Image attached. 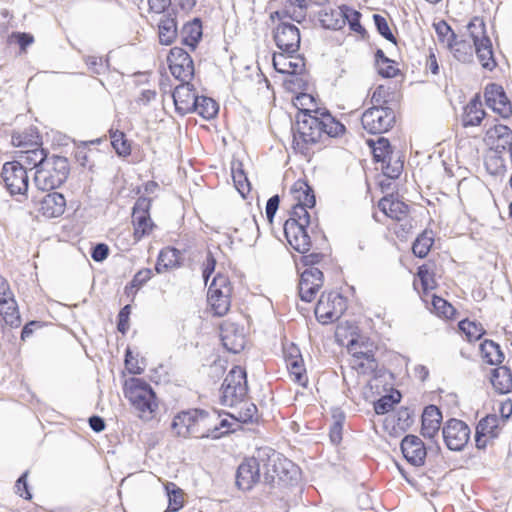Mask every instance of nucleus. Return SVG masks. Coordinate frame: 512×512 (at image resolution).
I'll return each instance as SVG.
<instances>
[{"instance_id": "obj_60", "label": "nucleus", "mask_w": 512, "mask_h": 512, "mask_svg": "<svg viewBox=\"0 0 512 512\" xmlns=\"http://www.w3.org/2000/svg\"><path fill=\"white\" fill-rule=\"evenodd\" d=\"M83 59L89 70L94 74H103L107 69V64L104 63L102 57L89 55Z\"/></svg>"}, {"instance_id": "obj_20", "label": "nucleus", "mask_w": 512, "mask_h": 512, "mask_svg": "<svg viewBox=\"0 0 512 512\" xmlns=\"http://www.w3.org/2000/svg\"><path fill=\"white\" fill-rule=\"evenodd\" d=\"M220 336L225 349L232 353L241 352L246 344L244 328L234 322L225 321L220 326Z\"/></svg>"}, {"instance_id": "obj_19", "label": "nucleus", "mask_w": 512, "mask_h": 512, "mask_svg": "<svg viewBox=\"0 0 512 512\" xmlns=\"http://www.w3.org/2000/svg\"><path fill=\"white\" fill-rule=\"evenodd\" d=\"M323 285V273L317 267L306 268L300 277L299 295L301 300L311 302Z\"/></svg>"}, {"instance_id": "obj_58", "label": "nucleus", "mask_w": 512, "mask_h": 512, "mask_svg": "<svg viewBox=\"0 0 512 512\" xmlns=\"http://www.w3.org/2000/svg\"><path fill=\"white\" fill-rule=\"evenodd\" d=\"M306 206L297 205L293 206L291 216L286 221H293L296 224H301V226H309L310 224V215L307 211Z\"/></svg>"}, {"instance_id": "obj_23", "label": "nucleus", "mask_w": 512, "mask_h": 512, "mask_svg": "<svg viewBox=\"0 0 512 512\" xmlns=\"http://www.w3.org/2000/svg\"><path fill=\"white\" fill-rule=\"evenodd\" d=\"M172 97L176 111L180 115H186L192 113L198 96L194 92L193 85L185 81L174 89Z\"/></svg>"}, {"instance_id": "obj_37", "label": "nucleus", "mask_w": 512, "mask_h": 512, "mask_svg": "<svg viewBox=\"0 0 512 512\" xmlns=\"http://www.w3.org/2000/svg\"><path fill=\"white\" fill-rule=\"evenodd\" d=\"M322 136L338 137L345 132V126L337 121L329 112L320 109L319 113Z\"/></svg>"}, {"instance_id": "obj_13", "label": "nucleus", "mask_w": 512, "mask_h": 512, "mask_svg": "<svg viewBox=\"0 0 512 512\" xmlns=\"http://www.w3.org/2000/svg\"><path fill=\"white\" fill-rule=\"evenodd\" d=\"M150 207L151 199L146 197H139L134 204L132 222L134 226V238L136 241H139L144 236L149 235L155 227V224L150 217Z\"/></svg>"}, {"instance_id": "obj_4", "label": "nucleus", "mask_w": 512, "mask_h": 512, "mask_svg": "<svg viewBox=\"0 0 512 512\" xmlns=\"http://www.w3.org/2000/svg\"><path fill=\"white\" fill-rule=\"evenodd\" d=\"M69 174L67 158L53 155L42 163V168L35 172L34 183L39 190L48 191L63 184Z\"/></svg>"}, {"instance_id": "obj_31", "label": "nucleus", "mask_w": 512, "mask_h": 512, "mask_svg": "<svg viewBox=\"0 0 512 512\" xmlns=\"http://www.w3.org/2000/svg\"><path fill=\"white\" fill-rule=\"evenodd\" d=\"M378 207L386 216L398 221L403 220L408 214V206L405 203L388 197L382 198Z\"/></svg>"}, {"instance_id": "obj_40", "label": "nucleus", "mask_w": 512, "mask_h": 512, "mask_svg": "<svg viewBox=\"0 0 512 512\" xmlns=\"http://www.w3.org/2000/svg\"><path fill=\"white\" fill-rule=\"evenodd\" d=\"M309 0H286L284 8L290 20L301 23L306 19Z\"/></svg>"}, {"instance_id": "obj_36", "label": "nucleus", "mask_w": 512, "mask_h": 512, "mask_svg": "<svg viewBox=\"0 0 512 512\" xmlns=\"http://www.w3.org/2000/svg\"><path fill=\"white\" fill-rule=\"evenodd\" d=\"M0 315L4 322L12 328H17L21 325V317L15 298L0 301Z\"/></svg>"}, {"instance_id": "obj_57", "label": "nucleus", "mask_w": 512, "mask_h": 512, "mask_svg": "<svg viewBox=\"0 0 512 512\" xmlns=\"http://www.w3.org/2000/svg\"><path fill=\"white\" fill-rule=\"evenodd\" d=\"M436 33L439 37L440 42L448 47L457 37L451 27L445 22L441 21L435 25Z\"/></svg>"}, {"instance_id": "obj_24", "label": "nucleus", "mask_w": 512, "mask_h": 512, "mask_svg": "<svg viewBox=\"0 0 512 512\" xmlns=\"http://www.w3.org/2000/svg\"><path fill=\"white\" fill-rule=\"evenodd\" d=\"M401 451L405 459L414 466L424 464L426 448L423 441L416 435H406L401 441Z\"/></svg>"}, {"instance_id": "obj_47", "label": "nucleus", "mask_w": 512, "mask_h": 512, "mask_svg": "<svg viewBox=\"0 0 512 512\" xmlns=\"http://www.w3.org/2000/svg\"><path fill=\"white\" fill-rule=\"evenodd\" d=\"M433 243L434 238L432 231L425 230L414 241L412 245V251L415 256L419 258H424L429 253Z\"/></svg>"}, {"instance_id": "obj_45", "label": "nucleus", "mask_w": 512, "mask_h": 512, "mask_svg": "<svg viewBox=\"0 0 512 512\" xmlns=\"http://www.w3.org/2000/svg\"><path fill=\"white\" fill-rule=\"evenodd\" d=\"M321 25L326 29L338 30L343 27L342 7L339 10L322 11L319 15Z\"/></svg>"}, {"instance_id": "obj_6", "label": "nucleus", "mask_w": 512, "mask_h": 512, "mask_svg": "<svg viewBox=\"0 0 512 512\" xmlns=\"http://www.w3.org/2000/svg\"><path fill=\"white\" fill-rule=\"evenodd\" d=\"M351 355L350 365L360 374H372L378 367L375 359L376 346L368 339L352 338L347 344Z\"/></svg>"}, {"instance_id": "obj_38", "label": "nucleus", "mask_w": 512, "mask_h": 512, "mask_svg": "<svg viewBox=\"0 0 512 512\" xmlns=\"http://www.w3.org/2000/svg\"><path fill=\"white\" fill-rule=\"evenodd\" d=\"M485 116V111L482 109L481 102L476 99L471 100L465 107V112L462 118L464 127L480 125Z\"/></svg>"}, {"instance_id": "obj_25", "label": "nucleus", "mask_w": 512, "mask_h": 512, "mask_svg": "<svg viewBox=\"0 0 512 512\" xmlns=\"http://www.w3.org/2000/svg\"><path fill=\"white\" fill-rule=\"evenodd\" d=\"M295 53H274L273 66L275 70L282 74H300L305 68L304 59L300 56H295Z\"/></svg>"}, {"instance_id": "obj_18", "label": "nucleus", "mask_w": 512, "mask_h": 512, "mask_svg": "<svg viewBox=\"0 0 512 512\" xmlns=\"http://www.w3.org/2000/svg\"><path fill=\"white\" fill-rule=\"evenodd\" d=\"M484 96L487 106L501 117L508 118L512 115V104L501 85L496 83L488 84L485 88Z\"/></svg>"}, {"instance_id": "obj_16", "label": "nucleus", "mask_w": 512, "mask_h": 512, "mask_svg": "<svg viewBox=\"0 0 512 512\" xmlns=\"http://www.w3.org/2000/svg\"><path fill=\"white\" fill-rule=\"evenodd\" d=\"M277 47L286 53H297L300 47V31L288 22H281L274 31Z\"/></svg>"}, {"instance_id": "obj_48", "label": "nucleus", "mask_w": 512, "mask_h": 512, "mask_svg": "<svg viewBox=\"0 0 512 512\" xmlns=\"http://www.w3.org/2000/svg\"><path fill=\"white\" fill-rule=\"evenodd\" d=\"M232 179L238 192L244 196L250 191L249 181L242 169V163L233 162L231 167Z\"/></svg>"}, {"instance_id": "obj_46", "label": "nucleus", "mask_w": 512, "mask_h": 512, "mask_svg": "<svg viewBox=\"0 0 512 512\" xmlns=\"http://www.w3.org/2000/svg\"><path fill=\"white\" fill-rule=\"evenodd\" d=\"M369 146L372 148L373 157L376 162L384 163L387 158L393 155L391 145L388 139L384 137L378 138L377 141H368Z\"/></svg>"}, {"instance_id": "obj_42", "label": "nucleus", "mask_w": 512, "mask_h": 512, "mask_svg": "<svg viewBox=\"0 0 512 512\" xmlns=\"http://www.w3.org/2000/svg\"><path fill=\"white\" fill-rule=\"evenodd\" d=\"M499 422L500 420L497 415H487L477 424L476 432L495 439L498 437L500 432Z\"/></svg>"}, {"instance_id": "obj_21", "label": "nucleus", "mask_w": 512, "mask_h": 512, "mask_svg": "<svg viewBox=\"0 0 512 512\" xmlns=\"http://www.w3.org/2000/svg\"><path fill=\"white\" fill-rule=\"evenodd\" d=\"M307 228L308 226H301L293 221L284 223V234L289 245L301 254L307 253L311 248V238Z\"/></svg>"}, {"instance_id": "obj_55", "label": "nucleus", "mask_w": 512, "mask_h": 512, "mask_svg": "<svg viewBox=\"0 0 512 512\" xmlns=\"http://www.w3.org/2000/svg\"><path fill=\"white\" fill-rule=\"evenodd\" d=\"M111 144L116 153L120 156H127L131 153V146L121 131L110 132Z\"/></svg>"}, {"instance_id": "obj_12", "label": "nucleus", "mask_w": 512, "mask_h": 512, "mask_svg": "<svg viewBox=\"0 0 512 512\" xmlns=\"http://www.w3.org/2000/svg\"><path fill=\"white\" fill-rule=\"evenodd\" d=\"M1 177L11 195H25L28 190V174L18 161L6 162Z\"/></svg>"}, {"instance_id": "obj_53", "label": "nucleus", "mask_w": 512, "mask_h": 512, "mask_svg": "<svg viewBox=\"0 0 512 512\" xmlns=\"http://www.w3.org/2000/svg\"><path fill=\"white\" fill-rule=\"evenodd\" d=\"M459 329L466 335L469 342L479 340L485 333L481 324L467 319L459 322Z\"/></svg>"}, {"instance_id": "obj_35", "label": "nucleus", "mask_w": 512, "mask_h": 512, "mask_svg": "<svg viewBox=\"0 0 512 512\" xmlns=\"http://www.w3.org/2000/svg\"><path fill=\"white\" fill-rule=\"evenodd\" d=\"M158 34L161 44H172L177 36L176 20L170 15H163L158 22Z\"/></svg>"}, {"instance_id": "obj_64", "label": "nucleus", "mask_w": 512, "mask_h": 512, "mask_svg": "<svg viewBox=\"0 0 512 512\" xmlns=\"http://www.w3.org/2000/svg\"><path fill=\"white\" fill-rule=\"evenodd\" d=\"M27 476H28V471H25L19 478L18 480L16 481V484H15V490H16V493L24 498V499H30L31 498V494L28 490V484H27Z\"/></svg>"}, {"instance_id": "obj_51", "label": "nucleus", "mask_w": 512, "mask_h": 512, "mask_svg": "<svg viewBox=\"0 0 512 512\" xmlns=\"http://www.w3.org/2000/svg\"><path fill=\"white\" fill-rule=\"evenodd\" d=\"M152 277V270L143 268L139 270L132 278L131 282L126 285L125 293L130 296L134 295L138 289L145 285Z\"/></svg>"}, {"instance_id": "obj_3", "label": "nucleus", "mask_w": 512, "mask_h": 512, "mask_svg": "<svg viewBox=\"0 0 512 512\" xmlns=\"http://www.w3.org/2000/svg\"><path fill=\"white\" fill-rule=\"evenodd\" d=\"M125 396L141 420L148 422L156 417L159 405L156 394L149 384L140 379H131Z\"/></svg>"}, {"instance_id": "obj_32", "label": "nucleus", "mask_w": 512, "mask_h": 512, "mask_svg": "<svg viewBox=\"0 0 512 512\" xmlns=\"http://www.w3.org/2000/svg\"><path fill=\"white\" fill-rule=\"evenodd\" d=\"M474 47V41L471 38L470 40H458L456 37L447 48L458 61L462 63H469L472 61L474 56Z\"/></svg>"}, {"instance_id": "obj_34", "label": "nucleus", "mask_w": 512, "mask_h": 512, "mask_svg": "<svg viewBox=\"0 0 512 512\" xmlns=\"http://www.w3.org/2000/svg\"><path fill=\"white\" fill-rule=\"evenodd\" d=\"M491 383L500 394L509 393L512 389V374L505 366L495 368L492 372Z\"/></svg>"}, {"instance_id": "obj_44", "label": "nucleus", "mask_w": 512, "mask_h": 512, "mask_svg": "<svg viewBox=\"0 0 512 512\" xmlns=\"http://www.w3.org/2000/svg\"><path fill=\"white\" fill-rule=\"evenodd\" d=\"M481 352L485 361L491 365L500 364L504 360L500 346L492 340H485L481 344Z\"/></svg>"}, {"instance_id": "obj_62", "label": "nucleus", "mask_w": 512, "mask_h": 512, "mask_svg": "<svg viewBox=\"0 0 512 512\" xmlns=\"http://www.w3.org/2000/svg\"><path fill=\"white\" fill-rule=\"evenodd\" d=\"M378 73L385 78H391L396 75L397 68L394 66V62L389 58L379 60V65L376 66Z\"/></svg>"}, {"instance_id": "obj_50", "label": "nucleus", "mask_w": 512, "mask_h": 512, "mask_svg": "<svg viewBox=\"0 0 512 512\" xmlns=\"http://www.w3.org/2000/svg\"><path fill=\"white\" fill-rule=\"evenodd\" d=\"M382 171L390 179H397L403 171V160L400 155H391L382 163Z\"/></svg>"}, {"instance_id": "obj_14", "label": "nucleus", "mask_w": 512, "mask_h": 512, "mask_svg": "<svg viewBox=\"0 0 512 512\" xmlns=\"http://www.w3.org/2000/svg\"><path fill=\"white\" fill-rule=\"evenodd\" d=\"M171 74L181 82L190 81L194 75L191 56L181 47H173L168 55Z\"/></svg>"}, {"instance_id": "obj_29", "label": "nucleus", "mask_w": 512, "mask_h": 512, "mask_svg": "<svg viewBox=\"0 0 512 512\" xmlns=\"http://www.w3.org/2000/svg\"><path fill=\"white\" fill-rule=\"evenodd\" d=\"M285 360L292 379L299 385L306 386L307 376L299 350L297 348H292L291 352L285 355Z\"/></svg>"}, {"instance_id": "obj_26", "label": "nucleus", "mask_w": 512, "mask_h": 512, "mask_svg": "<svg viewBox=\"0 0 512 512\" xmlns=\"http://www.w3.org/2000/svg\"><path fill=\"white\" fill-rule=\"evenodd\" d=\"M38 211L47 218L61 216L66 207L65 197L58 192L47 193L38 201Z\"/></svg>"}, {"instance_id": "obj_7", "label": "nucleus", "mask_w": 512, "mask_h": 512, "mask_svg": "<svg viewBox=\"0 0 512 512\" xmlns=\"http://www.w3.org/2000/svg\"><path fill=\"white\" fill-rule=\"evenodd\" d=\"M469 37L474 41V53L481 64V66L489 71H492L497 63L494 58L492 43L486 35L485 23L482 19L475 17L467 25Z\"/></svg>"}, {"instance_id": "obj_15", "label": "nucleus", "mask_w": 512, "mask_h": 512, "mask_svg": "<svg viewBox=\"0 0 512 512\" xmlns=\"http://www.w3.org/2000/svg\"><path fill=\"white\" fill-rule=\"evenodd\" d=\"M447 447L453 451H461L469 441L470 428L462 420H448L442 430Z\"/></svg>"}, {"instance_id": "obj_49", "label": "nucleus", "mask_w": 512, "mask_h": 512, "mask_svg": "<svg viewBox=\"0 0 512 512\" xmlns=\"http://www.w3.org/2000/svg\"><path fill=\"white\" fill-rule=\"evenodd\" d=\"M345 422V414L336 410L332 414V424L329 430V437L333 444H339L342 441L343 425Z\"/></svg>"}, {"instance_id": "obj_27", "label": "nucleus", "mask_w": 512, "mask_h": 512, "mask_svg": "<svg viewBox=\"0 0 512 512\" xmlns=\"http://www.w3.org/2000/svg\"><path fill=\"white\" fill-rule=\"evenodd\" d=\"M442 413L435 405L427 406L422 414L421 434L424 438L432 439L439 432Z\"/></svg>"}, {"instance_id": "obj_8", "label": "nucleus", "mask_w": 512, "mask_h": 512, "mask_svg": "<svg viewBox=\"0 0 512 512\" xmlns=\"http://www.w3.org/2000/svg\"><path fill=\"white\" fill-rule=\"evenodd\" d=\"M233 287L229 278L218 273L210 283L207 302L213 315L222 317L230 309Z\"/></svg>"}, {"instance_id": "obj_1", "label": "nucleus", "mask_w": 512, "mask_h": 512, "mask_svg": "<svg viewBox=\"0 0 512 512\" xmlns=\"http://www.w3.org/2000/svg\"><path fill=\"white\" fill-rule=\"evenodd\" d=\"M261 473L266 481H273L275 478L285 480L289 474H296L297 470L291 461L282 459L278 453L261 449L256 456L246 458L239 465L236 484L242 490H250L260 481Z\"/></svg>"}, {"instance_id": "obj_61", "label": "nucleus", "mask_w": 512, "mask_h": 512, "mask_svg": "<svg viewBox=\"0 0 512 512\" xmlns=\"http://www.w3.org/2000/svg\"><path fill=\"white\" fill-rule=\"evenodd\" d=\"M397 402L398 399L395 400L392 395H385L374 403V410L376 414H385L392 410L394 404Z\"/></svg>"}, {"instance_id": "obj_28", "label": "nucleus", "mask_w": 512, "mask_h": 512, "mask_svg": "<svg viewBox=\"0 0 512 512\" xmlns=\"http://www.w3.org/2000/svg\"><path fill=\"white\" fill-rule=\"evenodd\" d=\"M218 420L219 415L216 411L208 412L199 409L198 428L200 438H220L223 435V432H219Z\"/></svg>"}, {"instance_id": "obj_17", "label": "nucleus", "mask_w": 512, "mask_h": 512, "mask_svg": "<svg viewBox=\"0 0 512 512\" xmlns=\"http://www.w3.org/2000/svg\"><path fill=\"white\" fill-rule=\"evenodd\" d=\"M198 423L199 409L182 411L174 417L171 428L179 437L200 438Z\"/></svg>"}, {"instance_id": "obj_33", "label": "nucleus", "mask_w": 512, "mask_h": 512, "mask_svg": "<svg viewBox=\"0 0 512 512\" xmlns=\"http://www.w3.org/2000/svg\"><path fill=\"white\" fill-rule=\"evenodd\" d=\"M180 251L176 248L166 247L159 253L155 270L157 273H162L170 268L178 267L180 265Z\"/></svg>"}, {"instance_id": "obj_52", "label": "nucleus", "mask_w": 512, "mask_h": 512, "mask_svg": "<svg viewBox=\"0 0 512 512\" xmlns=\"http://www.w3.org/2000/svg\"><path fill=\"white\" fill-rule=\"evenodd\" d=\"M168 495V508L169 512H176L183 507V492L174 483H168L166 485Z\"/></svg>"}, {"instance_id": "obj_22", "label": "nucleus", "mask_w": 512, "mask_h": 512, "mask_svg": "<svg viewBox=\"0 0 512 512\" xmlns=\"http://www.w3.org/2000/svg\"><path fill=\"white\" fill-rule=\"evenodd\" d=\"M484 141L486 145L497 153L510 150L512 147V130L503 124H495L487 129Z\"/></svg>"}, {"instance_id": "obj_11", "label": "nucleus", "mask_w": 512, "mask_h": 512, "mask_svg": "<svg viewBox=\"0 0 512 512\" xmlns=\"http://www.w3.org/2000/svg\"><path fill=\"white\" fill-rule=\"evenodd\" d=\"M346 308V299L340 293H323L315 307V316L322 324H328L338 320Z\"/></svg>"}, {"instance_id": "obj_5", "label": "nucleus", "mask_w": 512, "mask_h": 512, "mask_svg": "<svg viewBox=\"0 0 512 512\" xmlns=\"http://www.w3.org/2000/svg\"><path fill=\"white\" fill-rule=\"evenodd\" d=\"M247 393L246 371L240 366H234L221 385L220 402L223 406L237 408L244 402Z\"/></svg>"}, {"instance_id": "obj_59", "label": "nucleus", "mask_w": 512, "mask_h": 512, "mask_svg": "<svg viewBox=\"0 0 512 512\" xmlns=\"http://www.w3.org/2000/svg\"><path fill=\"white\" fill-rule=\"evenodd\" d=\"M373 19L378 32L388 41L396 43V38L391 32L386 18L379 14H374Z\"/></svg>"}, {"instance_id": "obj_63", "label": "nucleus", "mask_w": 512, "mask_h": 512, "mask_svg": "<svg viewBox=\"0 0 512 512\" xmlns=\"http://www.w3.org/2000/svg\"><path fill=\"white\" fill-rule=\"evenodd\" d=\"M131 312L130 305H125L118 314L117 329L122 334H125L129 328V315Z\"/></svg>"}, {"instance_id": "obj_2", "label": "nucleus", "mask_w": 512, "mask_h": 512, "mask_svg": "<svg viewBox=\"0 0 512 512\" xmlns=\"http://www.w3.org/2000/svg\"><path fill=\"white\" fill-rule=\"evenodd\" d=\"M319 113V108H301L297 114L296 127L293 128V148L303 155H307L311 146L322 139Z\"/></svg>"}, {"instance_id": "obj_41", "label": "nucleus", "mask_w": 512, "mask_h": 512, "mask_svg": "<svg viewBox=\"0 0 512 512\" xmlns=\"http://www.w3.org/2000/svg\"><path fill=\"white\" fill-rule=\"evenodd\" d=\"M192 112L197 113L204 119H212L218 113V104L212 98L198 96Z\"/></svg>"}, {"instance_id": "obj_43", "label": "nucleus", "mask_w": 512, "mask_h": 512, "mask_svg": "<svg viewBox=\"0 0 512 512\" xmlns=\"http://www.w3.org/2000/svg\"><path fill=\"white\" fill-rule=\"evenodd\" d=\"M235 413H230L229 416L242 423H252L257 420V407L254 403L246 399L242 404L236 408Z\"/></svg>"}, {"instance_id": "obj_39", "label": "nucleus", "mask_w": 512, "mask_h": 512, "mask_svg": "<svg viewBox=\"0 0 512 512\" xmlns=\"http://www.w3.org/2000/svg\"><path fill=\"white\" fill-rule=\"evenodd\" d=\"M202 37V25L199 19H194L192 22H188L182 28V42L195 49L196 44Z\"/></svg>"}, {"instance_id": "obj_9", "label": "nucleus", "mask_w": 512, "mask_h": 512, "mask_svg": "<svg viewBox=\"0 0 512 512\" xmlns=\"http://www.w3.org/2000/svg\"><path fill=\"white\" fill-rule=\"evenodd\" d=\"M33 138L34 139L27 140L26 135L15 133L12 135V143L16 147L24 148L19 151L18 162H20L26 170L35 168L36 171H39V169L42 168V163L49 160L50 157H47L45 150L40 147L38 135Z\"/></svg>"}, {"instance_id": "obj_30", "label": "nucleus", "mask_w": 512, "mask_h": 512, "mask_svg": "<svg viewBox=\"0 0 512 512\" xmlns=\"http://www.w3.org/2000/svg\"><path fill=\"white\" fill-rule=\"evenodd\" d=\"M291 194L297 205L313 208L315 205V195L313 189L305 180H297L291 187Z\"/></svg>"}, {"instance_id": "obj_54", "label": "nucleus", "mask_w": 512, "mask_h": 512, "mask_svg": "<svg viewBox=\"0 0 512 512\" xmlns=\"http://www.w3.org/2000/svg\"><path fill=\"white\" fill-rule=\"evenodd\" d=\"M343 19L347 21L352 31L363 35L365 29L360 23L361 13L348 6H342Z\"/></svg>"}, {"instance_id": "obj_10", "label": "nucleus", "mask_w": 512, "mask_h": 512, "mask_svg": "<svg viewBox=\"0 0 512 512\" xmlns=\"http://www.w3.org/2000/svg\"><path fill=\"white\" fill-rule=\"evenodd\" d=\"M363 128L370 134H382L395 124V112L387 106H375L367 109L361 117Z\"/></svg>"}, {"instance_id": "obj_56", "label": "nucleus", "mask_w": 512, "mask_h": 512, "mask_svg": "<svg viewBox=\"0 0 512 512\" xmlns=\"http://www.w3.org/2000/svg\"><path fill=\"white\" fill-rule=\"evenodd\" d=\"M432 305L435 310V312L442 317H445L447 319L453 317L455 313L454 307L447 302L445 299L434 296L432 300Z\"/></svg>"}]
</instances>
